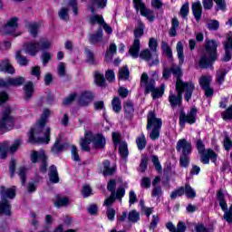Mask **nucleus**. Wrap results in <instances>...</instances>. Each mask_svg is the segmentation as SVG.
<instances>
[{"label": "nucleus", "instance_id": "obj_40", "mask_svg": "<svg viewBox=\"0 0 232 232\" xmlns=\"http://www.w3.org/2000/svg\"><path fill=\"white\" fill-rule=\"evenodd\" d=\"M111 163L110 160H105L103 161V175L104 177H108L110 175H113L115 173V168L114 167H110Z\"/></svg>", "mask_w": 232, "mask_h": 232}, {"label": "nucleus", "instance_id": "obj_1", "mask_svg": "<svg viewBox=\"0 0 232 232\" xmlns=\"http://www.w3.org/2000/svg\"><path fill=\"white\" fill-rule=\"evenodd\" d=\"M48 117H50V110L45 109L36 125L31 129L29 132V142L32 144H35V142H38L39 144L44 142H50L51 130L49 127L44 129V126H46V122L48 121Z\"/></svg>", "mask_w": 232, "mask_h": 232}, {"label": "nucleus", "instance_id": "obj_60", "mask_svg": "<svg viewBox=\"0 0 232 232\" xmlns=\"http://www.w3.org/2000/svg\"><path fill=\"white\" fill-rule=\"evenodd\" d=\"M223 144H224V148H225L226 151H229V150H231L232 141H231V139H229V136L227 135V133H225Z\"/></svg>", "mask_w": 232, "mask_h": 232}, {"label": "nucleus", "instance_id": "obj_35", "mask_svg": "<svg viewBox=\"0 0 232 232\" xmlns=\"http://www.w3.org/2000/svg\"><path fill=\"white\" fill-rule=\"evenodd\" d=\"M226 75H227V70L224 68H220L216 72V82L218 84H223L226 81Z\"/></svg>", "mask_w": 232, "mask_h": 232}, {"label": "nucleus", "instance_id": "obj_17", "mask_svg": "<svg viewBox=\"0 0 232 232\" xmlns=\"http://www.w3.org/2000/svg\"><path fill=\"white\" fill-rule=\"evenodd\" d=\"M117 186V183L115 179H111L108 182L107 189L108 191H111V196L104 200L103 206H111L113 202H115V188Z\"/></svg>", "mask_w": 232, "mask_h": 232}, {"label": "nucleus", "instance_id": "obj_7", "mask_svg": "<svg viewBox=\"0 0 232 232\" xmlns=\"http://www.w3.org/2000/svg\"><path fill=\"white\" fill-rule=\"evenodd\" d=\"M48 160V157H46V154L44 152V150L36 151L33 150L31 152V161L34 164H37V162H41L40 166V171L41 173H46L48 163L46 162Z\"/></svg>", "mask_w": 232, "mask_h": 232}, {"label": "nucleus", "instance_id": "obj_9", "mask_svg": "<svg viewBox=\"0 0 232 232\" xmlns=\"http://www.w3.org/2000/svg\"><path fill=\"white\" fill-rule=\"evenodd\" d=\"M11 110L7 107L2 115L0 120V130H5V131H10V130L14 129V117L10 115Z\"/></svg>", "mask_w": 232, "mask_h": 232}, {"label": "nucleus", "instance_id": "obj_46", "mask_svg": "<svg viewBox=\"0 0 232 232\" xmlns=\"http://www.w3.org/2000/svg\"><path fill=\"white\" fill-rule=\"evenodd\" d=\"M28 172V169L25 167H20L18 169V176L21 179L22 186H24L26 184V173Z\"/></svg>", "mask_w": 232, "mask_h": 232}, {"label": "nucleus", "instance_id": "obj_22", "mask_svg": "<svg viewBox=\"0 0 232 232\" xmlns=\"http://www.w3.org/2000/svg\"><path fill=\"white\" fill-rule=\"evenodd\" d=\"M219 206L221 209L225 212L223 216L224 220H227L228 224H232V205L227 210V203L224 199L223 201H219Z\"/></svg>", "mask_w": 232, "mask_h": 232}, {"label": "nucleus", "instance_id": "obj_34", "mask_svg": "<svg viewBox=\"0 0 232 232\" xmlns=\"http://www.w3.org/2000/svg\"><path fill=\"white\" fill-rule=\"evenodd\" d=\"M176 52L178 53V59L179 61V66H182L184 64V44H182V42L177 43Z\"/></svg>", "mask_w": 232, "mask_h": 232}, {"label": "nucleus", "instance_id": "obj_62", "mask_svg": "<svg viewBox=\"0 0 232 232\" xmlns=\"http://www.w3.org/2000/svg\"><path fill=\"white\" fill-rule=\"evenodd\" d=\"M31 75H33V77H35L37 81H39L41 79V67L40 66L32 67Z\"/></svg>", "mask_w": 232, "mask_h": 232}, {"label": "nucleus", "instance_id": "obj_24", "mask_svg": "<svg viewBox=\"0 0 232 232\" xmlns=\"http://www.w3.org/2000/svg\"><path fill=\"white\" fill-rule=\"evenodd\" d=\"M93 101V94L91 92H82L78 100L80 106H88Z\"/></svg>", "mask_w": 232, "mask_h": 232}, {"label": "nucleus", "instance_id": "obj_59", "mask_svg": "<svg viewBox=\"0 0 232 232\" xmlns=\"http://www.w3.org/2000/svg\"><path fill=\"white\" fill-rule=\"evenodd\" d=\"M92 5L93 6H97V8H106V5L108 3V0H91Z\"/></svg>", "mask_w": 232, "mask_h": 232}, {"label": "nucleus", "instance_id": "obj_21", "mask_svg": "<svg viewBox=\"0 0 232 232\" xmlns=\"http://www.w3.org/2000/svg\"><path fill=\"white\" fill-rule=\"evenodd\" d=\"M17 17H14L7 22V24L2 28V34H14L17 30Z\"/></svg>", "mask_w": 232, "mask_h": 232}, {"label": "nucleus", "instance_id": "obj_56", "mask_svg": "<svg viewBox=\"0 0 232 232\" xmlns=\"http://www.w3.org/2000/svg\"><path fill=\"white\" fill-rule=\"evenodd\" d=\"M184 193H185L184 187H180L179 188L171 192L170 198L172 200H175V198H177V197H182V195H184Z\"/></svg>", "mask_w": 232, "mask_h": 232}, {"label": "nucleus", "instance_id": "obj_8", "mask_svg": "<svg viewBox=\"0 0 232 232\" xmlns=\"http://www.w3.org/2000/svg\"><path fill=\"white\" fill-rule=\"evenodd\" d=\"M198 113V110H197V107H192L187 114L184 111H181L179 113L180 126H185L186 122H188V124H195L197 122Z\"/></svg>", "mask_w": 232, "mask_h": 232}, {"label": "nucleus", "instance_id": "obj_57", "mask_svg": "<svg viewBox=\"0 0 232 232\" xmlns=\"http://www.w3.org/2000/svg\"><path fill=\"white\" fill-rule=\"evenodd\" d=\"M207 26L208 28V30H218V28H220V23H218V21L217 20H210L208 22Z\"/></svg>", "mask_w": 232, "mask_h": 232}, {"label": "nucleus", "instance_id": "obj_12", "mask_svg": "<svg viewBox=\"0 0 232 232\" xmlns=\"http://www.w3.org/2000/svg\"><path fill=\"white\" fill-rule=\"evenodd\" d=\"M159 127L162 128V119L157 118V114L153 111H150L147 115V130Z\"/></svg>", "mask_w": 232, "mask_h": 232}, {"label": "nucleus", "instance_id": "obj_48", "mask_svg": "<svg viewBox=\"0 0 232 232\" xmlns=\"http://www.w3.org/2000/svg\"><path fill=\"white\" fill-rule=\"evenodd\" d=\"M90 24L93 26V24H102L104 23V18H102V15L94 14L90 17L89 20Z\"/></svg>", "mask_w": 232, "mask_h": 232}, {"label": "nucleus", "instance_id": "obj_41", "mask_svg": "<svg viewBox=\"0 0 232 232\" xmlns=\"http://www.w3.org/2000/svg\"><path fill=\"white\" fill-rule=\"evenodd\" d=\"M161 50L169 59H173V51H171V48L169 47V44H168V43H161Z\"/></svg>", "mask_w": 232, "mask_h": 232}, {"label": "nucleus", "instance_id": "obj_45", "mask_svg": "<svg viewBox=\"0 0 232 232\" xmlns=\"http://www.w3.org/2000/svg\"><path fill=\"white\" fill-rule=\"evenodd\" d=\"M129 222H132L135 224L136 222L140 220V213L137 210H131L128 216Z\"/></svg>", "mask_w": 232, "mask_h": 232}, {"label": "nucleus", "instance_id": "obj_58", "mask_svg": "<svg viewBox=\"0 0 232 232\" xmlns=\"http://www.w3.org/2000/svg\"><path fill=\"white\" fill-rule=\"evenodd\" d=\"M163 194L162 192V187H153L151 190V197L155 198H160V196Z\"/></svg>", "mask_w": 232, "mask_h": 232}, {"label": "nucleus", "instance_id": "obj_47", "mask_svg": "<svg viewBox=\"0 0 232 232\" xmlns=\"http://www.w3.org/2000/svg\"><path fill=\"white\" fill-rule=\"evenodd\" d=\"M136 144L138 149L142 151V150H144V148H146V136H144V134H141L140 137H138L136 139Z\"/></svg>", "mask_w": 232, "mask_h": 232}, {"label": "nucleus", "instance_id": "obj_31", "mask_svg": "<svg viewBox=\"0 0 232 232\" xmlns=\"http://www.w3.org/2000/svg\"><path fill=\"white\" fill-rule=\"evenodd\" d=\"M102 41V28L98 29V31L89 37V43L91 44H97V43H101Z\"/></svg>", "mask_w": 232, "mask_h": 232}, {"label": "nucleus", "instance_id": "obj_4", "mask_svg": "<svg viewBox=\"0 0 232 232\" xmlns=\"http://www.w3.org/2000/svg\"><path fill=\"white\" fill-rule=\"evenodd\" d=\"M144 23L142 21H138V26L134 30L135 39L133 41L132 45L129 49V53L133 57V59H137L139 57V52H140V37L144 35Z\"/></svg>", "mask_w": 232, "mask_h": 232}, {"label": "nucleus", "instance_id": "obj_20", "mask_svg": "<svg viewBox=\"0 0 232 232\" xmlns=\"http://www.w3.org/2000/svg\"><path fill=\"white\" fill-rule=\"evenodd\" d=\"M92 142L95 150H102L106 146V138L102 134L92 133Z\"/></svg>", "mask_w": 232, "mask_h": 232}, {"label": "nucleus", "instance_id": "obj_16", "mask_svg": "<svg viewBox=\"0 0 232 232\" xmlns=\"http://www.w3.org/2000/svg\"><path fill=\"white\" fill-rule=\"evenodd\" d=\"M24 82V77L18 76L16 78H7L6 81L0 80V86L8 88L10 86H22Z\"/></svg>", "mask_w": 232, "mask_h": 232}, {"label": "nucleus", "instance_id": "obj_19", "mask_svg": "<svg viewBox=\"0 0 232 232\" xmlns=\"http://www.w3.org/2000/svg\"><path fill=\"white\" fill-rule=\"evenodd\" d=\"M177 94L173 92H169V102L171 108H177V106H182V95L180 94V91H176Z\"/></svg>", "mask_w": 232, "mask_h": 232}, {"label": "nucleus", "instance_id": "obj_2", "mask_svg": "<svg viewBox=\"0 0 232 232\" xmlns=\"http://www.w3.org/2000/svg\"><path fill=\"white\" fill-rule=\"evenodd\" d=\"M217 48H218V45L215 40H206L205 52L199 59V68L207 70V68L213 66L215 61L218 59Z\"/></svg>", "mask_w": 232, "mask_h": 232}, {"label": "nucleus", "instance_id": "obj_52", "mask_svg": "<svg viewBox=\"0 0 232 232\" xmlns=\"http://www.w3.org/2000/svg\"><path fill=\"white\" fill-rule=\"evenodd\" d=\"M38 44H39V50L40 51L41 50H49V48H51V46H52V44L46 38L40 39Z\"/></svg>", "mask_w": 232, "mask_h": 232}, {"label": "nucleus", "instance_id": "obj_11", "mask_svg": "<svg viewBox=\"0 0 232 232\" xmlns=\"http://www.w3.org/2000/svg\"><path fill=\"white\" fill-rule=\"evenodd\" d=\"M140 86L144 89L145 95H148L155 90V79L150 78L147 72H143L140 77Z\"/></svg>", "mask_w": 232, "mask_h": 232}, {"label": "nucleus", "instance_id": "obj_50", "mask_svg": "<svg viewBox=\"0 0 232 232\" xmlns=\"http://www.w3.org/2000/svg\"><path fill=\"white\" fill-rule=\"evenodd\" d=\"M119 151H120V155L123 159H126V157H128V155H129V152H128V143H126L125 141H121L120 143Z\"/></svg>", "mask_w": 232, "mask_h": 232}, {"label": "nucleus", "instance_id": "obj_54", "mask_svg": "<svg viewBox=\"0 0 232 232\" xmlns=\"http://www.w3.org/2000/svg\"><path fill=\"white\" fill-rule=\"evenodd\" d=\"M70 204V199L68 198H58L55 202V208H63V206H68Z\"/></svg>", "mask_w": 232, "mask_h": 232}, {"label": "nucleus", "instance_id": "obj_14", "mask_svg": "<svg viewBox=\"0 0 232 232\" xmlns=\"http://www.w3.org/2000/svg\"><path fill=\"white\" fill-rule=\"evenodd\" d=\"M176 150L181 155H191L193 147L186 139H181L177 142Z\"/></svg>", "mask_w": 232, "mask_h": 232}, {"label": "nucleus", "instance_id": "obj_25", "mask_svg": "<svg viewBox=\"0 0 232 232\" xmlns=\"http://www.w3.org/2000/svg\"><path fill=\"white\" fill-rule=\"evenodd\" d=\"M90 144H92V132L86 131L84 137L81 139L80 145L83 151H89Z\"/></svg>", "mask_w": 232, "mask_h": 232}, {"label": "nucleus", "instance_id": "obj_64", "mask_svg": "<svg viewBox=\"0 0 232 232\" xmlns=\"http://www.w3.org/2000/svg\"><path fill=\"white\" fill-rule=\"evenodd\" d=\"M82 195L83 198H88L92 195V187L89 185H84L82 189Z\"/></svg>", "mask_w": 232, "mask_h": 232}, {"label": "nucleus", "instance_id": "obj_42", "mask_svg": "<svg viewBox=\"0 0 232 232\" xmlns=\"http://www.w3.org/2000/svg\"><path fill=\"white\" fill-rule=\"evenodd\" d=\"M119 79L121 81H128L130 79V69H128V66H123L120 69Z\"/></svg>", "mask_w": 232, "mask_h": 232}, {"label": "nucleus", "instance_id": "obj_53", "mask_svg": "<svg viewBox=\"0 0 232 232\" xmlns=\"http://www.w3.org/2000/svg\"><path fill=\"white\" fill-rule=\"evenodd\" d=\"M161 128L162 127H157V128L151 129V130L150 132V138L151 140H157L159 139V137H160Z\"/></svg>", "mask_w": 232, "mask_h": 232}, {"label": "nucleus", "instance_id": "obj_3", "mask_svg": "<svg viewBox=\"0 0 232 232\" xmlns=\"http://www.w3.org/2000/svg\"><path fill=\"white\" fill-rule=\"evenodd\" d=\"M0 215L10 217L12 215V205L9 200L15 198V187L6 188L0 187Z\"/></svg>", "mask_w": 232, "mask_h": 232}, {"label": "nucleus", "instance_id": "obj_27", "mask_svg": "<svg viewBox=\"0 0 232 232\" xmlns=\"http://www.w3.org/2000/svg\"><path fill=\"white\" fill-rule=\"evenodd\" d=\"M192 14L196 21L202 19V4L200 2H195L192 4Z\"/></svg>", "mask_w": 232, "mask_h": 232}, {"label": "nucleus", "instance_id": "obj_38", "mask_svg": "<svg viewBox=\"0 0 232 232\" xmlns=\"http://www.w3.org/2000/svg\"><path fill=\"white\" fill-rule=\"evenodd\" d=\"M26 28L32 37H37V34H39V25L37 23H28L26 24Z\"/></svg>", "mask_w": 232, "mask_h": 232}, {"label": "nucleus", "instance_id": "obj_43", "mask_svg": "<svg viewBox=\"0 0 232 232\" xmlns=\"http://www.w3.org/2000/svg\"><path fill=\"white\" fill-rule=\"evenodd\" d=\"M170 72L176 77V79H177L176 82L179 80L182 81V79H180L182 77V70L180 69V67H179V65H172L170 67Z\"/></svg>", "mask_w": 232, "mask_h": 232}, {"label": "nucleus", "instance_id": "obj_49", "mask_svg": "<svg viewBox=\"0 0 232 232\" xmlns=\"http://www.w3.org/2000/svg\"><path fill=\"white\" fill-rule=\"evenodd\" d=\"M179 166L181 168H188L189 166V154H180Z\"/></svg>", "mask_w": 232, "mask_h": 232}, {"label": "nucleus", "instance_id": "obj_6", "mask_svg": "<svg viewBox=\"0 0 232 232\" xmlns=\"http://www.w3.org/2000/svg\"><path fill=\"white\" fill-rule=\"evenodd\" d=\"M211 82H213L212 75L203 74L198 78V84L208 99H211L215 95V89L211 87Z\"/></svg>", "mask_w": 232, "mask_h": 232}, {"label": "nucleus", "instance_id": "obj_32", "mask_svg": "<svg viewBox=\"0 0 232 232\" xmlns=\"http://www.w3.org/2000/svg\"><path fill=\"white\" fill-rule=\"evenodd\" d=\"M24 92L25 101H30V99H32V96L34 95V82H28L24 86Z\"/></svg>", "mask_w": 232, "mask_h": 232}, {"label": "nucleus", "instance_id": "obj_13", "mask_svg": "<svg viewBox=\"0 0 232 232\" xmlns=\"http://www.w3.org/2000/svg\"><path fill=\"white\" fill-rule=\"evenodd\" d=\"M134 8L139 12L140 11V14L143 17H146L148 21L150 23H153L155 21V13L152 10H150L146 8V5H144L142 2H140L139 4H134Z\"/></svg>", "mask_w": 232, "mask_h": 232}, {"label": "nucleus", "instance_id": "obj_18", "mask_svg": "<svg viewBox=\"0 0 232 232\" xmlns=\"http://www.w3.org/2000/svg\"><path fill=\"white\" fill-rule=\"evenodd\" d=\"M24 51L32 57H35L39 53V42H29L24 44Z\"/></svg>", "mask_w": 232, "mask_h": 232}, {"label": "nucleus", "instance_id": "obj_44", "mask_svg": "<svg viewBox=\"0 0 232 232\" xmlns=\"http://www.w3.org/2000/svg\"><path fill=\"white\" fill-rule=\"evenodd\" d=\"M8 146L10 143L8 141H4L0 143V159H5L8 153Z\"/></svg>", "mask_w": 232, "mask_h": 232}, {"label": "nucleus", "instance_id": "obj_51", "mask_svg": "<svg viewBox=\"0 0 232 232\" xmlns=\"http://www.w3.org/2000/svg\"><path fill=\"white\" fill-rule=\"evenodd\" d=\"M184 191L188 198H195L197 197V192H195V189L189 184L185 185Z\"/></svg>", "mask_w": 232, "mask_h": 232}, {"label": "nucleus", "instance_id": "obj_23", "mask_svg": "<svg viewBox=\"0 0 232 232\" xmlns=\"http://www.w3.org/2000/svg\"><path fill=\"white\" fill-rule=\"evenodd\" d=\"M201 159L200 161L202 164H209V159L215 162L217 160V153L211 149H208L207 151L200 153Z\"/></svg>", "mask_w": 232, "mask_h": 232}, {"label": "nucleus", "instance_id": "obj_5", "mask_svg": "<svg viewBox=\"0 0 232 232\" xmlns=\"http://www.w3.org/2000/svg\"><path fill=\"white\" fill-rule=\"evenodd\" d=\"M176 92H180L184 93V99L187 102L191 101V97H193V92H195V83L193 82H184L182 80H178L176 82Z\"/></svg>", "mask_w": 232, "mask_h": 232}, {"label": "nucleus", "instance_id": "obj_33", "mask_svg": "<svg viewBox=\"0 0 232 232\" xmlns=\"http://www.w3.org/2000/svg\"><path fill=\"white\" fill-rule=\"evenodd\" d=\"M14 59H16V62L20 66H28V58L26 56L23 55V52L21 50L16 51Z\"/></svg>", "mask_w": 232, "mask_h": 232}, {"label": "nucleus", "instance_id": "obj_63", "mask_svg": "<svg viewBox=\"0 0 232 232\" xmlns=\"http://www.w3.org/2000/svg\"><path fill=\"white\" fill-rule=\"evenodd\" d=\"M214 3L217 5V11L221 10L222 12H225L227 8L226 0H214Z\"/></svg>", "mask_w": 232, "mask_h": 232}, {"label": "nucleus", "instance_id": "obj_55", "mask_svg": "<svg viewBox=\"0 0 232 232\" xmlns=\"http://www.w3.org/2000/svg\"><path fill=\"white\" fill-rule=\"evenodd\" d=\"M124 111L126 115H133V112L135 111V109L133 108V102L127 101L124 105Z\"/></svg>", "mask_w": 232, "mask_h": 232}, {"label": "nucleus", "instance_id": "obj_10", "mask_svg": "<svg viewBox=\"0 0 232 232\" xmlns=\"http://www.w3.org/2000/svg\"><path fill=\"white\" fill-rule=\"evenodd\" d=\"M140 59H143V61H146L148 63L149 66H159L160 61H159V53L157 52L151 53L149 49H145L140 53Z\"/></svg>", "mask_w": 232, "mask_h": 232}, {"label": "nucleus", "instance_id": "obj_39", "mask_svg": "<svg viewBox=\"0 0 232 232\" xmlns=\"http://www.w3.org/2000/svg\"><path fill=\"white\" fill-rule=\"evenodd\" d=\"M111 106L115 113H121V111L122 110V102L121 101V98L115 96L111 101Z\"/></svg>", "mask_w": 232, "mask_h": 232}, {"label": "nucleus", "instance_id": "obj_37", "mask_svg": "<svg viewBox=\"0 0 232 232\" xmlns=\"http://www.w3.org/2000/svg\"><path fill=\"white\" fill-rule=\"evenodd\" d=\"M115 53H117V45L115 44H111L105 53V61H111Z\"/></svg>", "mask_w": 232, "mask_h": 232}, {"label": "nucleus", "instance_id": "obj_29", "mask_svg": "<svg viewBox=\"0 0 232 232\" xmlns=\"http://www.w3.org/2000/svg\"><path fill=\"white\" fill-rule=\"evenodd\" d=\"M49 180L53 184L59 183V172H57V167L55 165H52L49 168Z\"/></svg>", "mask_w": 232, "mask_h": 232}, {"label": "nucleus", "instance_id": "obj_15", "mask_svg": "<svg viewBox=\"0 0 232 232\" xmlns=\"http://www.w3.org/2000/svg\"><path fill=\"white\" fill-rule=\"evenodd\" d=\"M225 54L221 58L223 63H229L231 61V50H232V34L227 36V41L224 44Z\"/></svg>", "mask_w": 232, "mask_h": 232}, {"label": "nucleus", "instance_id": "obj_26", "mask_svg": "<svg viewBox=\"0 0 232 232\" xmlns=\"http://www.w3.org/2000/svg\"><path fill=\"white\" fill-rule=\"evenodd\" d=\"M166 227L170 232H186V223L182 221L178 223L177 227H175L172 222H169L166 224Z\"/></svg>", "mask_w": 232, "mask_h": 232}, {"label": "nucleus", "instance_id": "obj_28", "mask_svg": "<svg viewBox=\"0 0 232 232\" xmlns=\"http://www.w3.org/2000/svg\"><path fill=\"white\" fill-rule=\"evenodd\" d=\"M0 72H6V73H10L11 75H14L15 73V68L12 66V63H10L9 59H5L2 63L0 64Z\"/></svg>", "mask_w": 232, "mask_h": 232}, {"label": "nucleus", "instance_id": "obj_61", "mask_svg": "<svg viewBox=\"0 0 232 232\" xmlns=\"http://www.w3.org/2000/svg\"><path fill=\"white\" fill-rule=\"evenodd\" d=\"M221 117L224 121H232V109L228 107L221 113Z\"/></svg>", "mask_w": 232, "mask_h": 232}, {"label": "nucleus", "instance_id": "obj_36", "mask_svg": "<svg viewBox=\"0 0 232 232\" xmlns=\"http://www.w3.org/2000/svg\"><path fill=\"white\" fill-rule=\"evenodd\" d=\"M94 82L97 86L104 88L106 86V79H104V74L99 72H94Z\"/></svg>", "mask_w": 232, "mask_h": 232}, {"label": "nucleus", "instance_id": "obj_30", "mask_svg": "<svg viewBox=\"0 0 232 232\" xmlns=\"http://www.w3.org/2000/svg\"><path fill=\"white\" fill-rule=\"evenodd\" d=\"M68 148V144H61V136L56 139L53 147L52 148L53 153H61L62 151H64Z\"/></svg>", "mask_w": 232, "mask_h": 232}]
</instances>
